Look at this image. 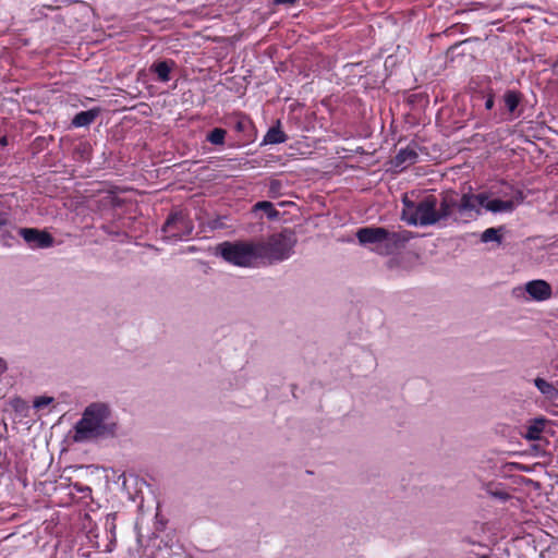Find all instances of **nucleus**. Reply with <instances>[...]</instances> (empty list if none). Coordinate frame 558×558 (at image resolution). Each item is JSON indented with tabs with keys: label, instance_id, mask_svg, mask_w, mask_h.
Instances as JSON below:
<instances>
[{
	"label": "nucleus",
	"instance_id": "6",
	"mask_svg": "<svg viewBox=\"0 0 558 558\" xmlns=\"http://www.w3.org/2000/svg\"><path fill=\"white\" fill-rule=\"evenodd\" d=\"M193 231V223L182 211L172 213L165 221L161 232L166 238L180 240Z\"/></svg>",
	"mask_w": 558,
	"mask_h": 558
},
{
	"label": "nucleus",
	"instance_id": "26",
	"mask_svg": "<svg viewBox=\"0 0 558 558\" xmlns=\"http://www.w3.org/2000/svg\"><path fill=\"white\" fill-rule=\"evenodd\" d=\"M281 184L279 181L274 180L270 182V192L278 191L280 189Z\"/></svg>",
	"mask_w": 558,
	"mask_h": 558
},
{
	"label": "nucleus",
	"instance_id": "1",
	"mask_svg": "<svg viewBox=\"0 0 558 558\" xmlns=\"http://www.w3.org/2000/svg\"><path fill=\"white\" fill-rule=\"evenodd\" d=\"M415 234L407 229L390 231L384 227H364L356 231V239L361 245H374L372 248L378 255L389 256L405 248Z\"/></svg>",
	"mask_w": 558,
	"mask_h": 558
},
{
	"label": "nucleus",
	"instance_id": "15",
	"mask_svg": "<svg viewBox=\"0 0 558 558\" xmlns=\"http://www.w3.org/2000/svg\"><path fill=\"white\" fill-rule=\"evenodd\" d=\"M99 113V108H93L86 111H81L74 116L72 120V125L75 128L88 126L96 120Z\"/></svg>",
	"mask_w": 558,
	"mask_h": 558
},
{
	"label": "nucleus",
	"instance_id": "19",
	"mask_svg": "<svg viewBox=\"0 0 558 558\" xmlns=\"http://www.w3.org/2000/svg\"><path fill=\"white\" fill-rule=\"evenodd\" d=\"M504 231V227H499V228H488L486 229L482 235H481V241L483 243H488V242H497V243H501L502 241V232Z\"/></svg>",
	"mask_w": 558,
	"mask_h": 558
},
{
	"label": "nucleus",
	"instance_id": "22",
	"mask_svg": "<svg viewBox=\"0 0 558 558\" xmlns=\"http://www.w3.org/2000/svg\"><path fill=\"white\" fill-rule=\"evenodd\" d=\"M52 401H53L52 397H47V396L38 397L34 400L33 407L35 409H41V408L50 404Z\"/></svg>",
	"mask_w": 558,
	"mask_h": 558
},
{
	"label": "nucleus",
	"instance_id": "3",
	"mask_svg": "<svg viewBox=\"0 0 558 558\" xmlns=\"http://www.w3.org/2000/svg\"><path fill=\"white\" fill-rule=\"evenodd\" d=\"M260 264H274L287 259L296 244L295 232L283 229L265 241H256Z\"/></svg>",
	"mask_w": 558,
	"mask_h": 558
},
{
	"label": "nucleus",
	"instance_id": "31",
	"mask_svg": "<svg viewBox=\"0 0 558 558\" xmlns=\"http://www.w3.org/2000/svg\"><path fill=\"white\" fill-rule=\"evenodd\" d=\"M7 143H8L7 137H2V138L0 140V144H1V145H7Z\"/></svg>",
	"mask_w": 558,
	"mask_h": 558
},
{
	"label": "nucleus",
	"instance_id": "4",
	"mask_svg": "<svg viewBox=\"0 0 558 558\" xmlns=\"http://www.w3.org/2000/svg\"><path fill=\"white\" fill-rule=\"evenodd\" d=\"M221 257L239 267H254L260 264L256 241H226L218 245Z\"/></svg>",
	"mask_w": 558,
	"mask_h": 558
},
{
	"label": "nucleus",
	"instance_id": "17",
	"mask_svg": "<svg viewBox=\"0 0 558 558\" xmlns=\"http://www.w3.org/2000/svg\"><path fill=\"white\" fill-rule=\"evenodd\" d=\"M286 133L281 130L280 121H277L275 126H271L264 136L263 144H281L287 141Z\"/></svg>",
	"mask_w": 558,
	"mask_h": 558
},
{
	"label": "nucleus",
	"instance_id": "2",
	"mask_svg": "<svg viewBox=\"0 0 558 558\" xmlns=\"http://www.w3.org/2000/svg\"><path fill=\"white\" fill-rule=\"evenodd\" d=\"M110 412L104 403H92L88 405L82 418L75 425L76 441H83L105 435H113L116 425H106Z\"/></svg>",
	"mask_w": 558,
	"mask_h": 558
},
{
	"label": "nucleus",
	"instance_id": "30",
	"mask_svg": "<svg viewBox=\"0 0 558 558\" xmlns=\"http://www.w3.org/2000/svg\"><path fill=\"white\" fill-rule=\"evenodd\" d=\"M496 496H498V497H499V498H501V499H506V498H508V495H507V494H505V493L496 494Z\"/></svg>",
	"mask_w": 558,
	"mask_h": 558
},
{
	"label": "nucleus",
	"instance_id": "16",
	"mask_svg": "<svg viewBox=\"0 0 558 558\" xmlns=\"http://www.w3.org/2000/svg\"><path fill=\"white\" fill-rule=\"evenodd\" d=\"M515 204L512 199H492L485 201L484 208L492 213H510L514 209Z\"/></svg>",
	"mask_w": 558,
	"mask_h": 558
},
{
	"label": "nucleus",
	"instance_id": "25",
	"mask_svg": "<svg viewBox=\"0 0 558 558\" xmlns=\"http://www.w3.org/2000/svg\"><path fill=\"white\" fill-rule=\"evenodd\" d=\"M246 125H247V123L244 120H238L234 125V129L238 132H243L245 130Z\"/></svg>",
	"mask_w": 558,
	"mask_h": 558
},
{
	"label": "nucleus",
	"instance_id": "27",
	"mask_svg": "<svg viewBox=\"0 0 558 558\" xmlns=\"http://www.w3.org/2000/svg\"><path fill=\"white\" fill-rule=\"evenodd\" d=\"M298 0H274L275 4H294Z\"/></svg>",
	"mask_w": 558,
	"mask_h": 558
},
{
	"label": "nucleus",
	"instance_id": "28",
	"mask_svg": "<svg viewBox=\"0 0 558 558\" xmlns=\"http://www.w3.org/2000/svg\"><path fill=\"white\" fill-rule=\"evenodd\" d=\"M7 368L8 367L5 361L0 357V372L3 373L7 371Z\"/></svg>",
	"mask_w": 558,
	"mask_h": 558
},
{
	"label": "nucleus",
	"instance_id": "10",
	"mask_svg": "<svg viewBox=\"0 0 558 558\" xmlns=\"http://www.w3.org/2000/svg\"><path fill=\"white\" fill-rule=\"evenodd\" d=\"M454 209L458 210L457 194L454 192H447L442 194L439 208L436 207V214L437 217H439V221L449 218Z\"/></svg>",
	"mask_w": 558,
	"mask_h": 558
},
{
	"label": "nucleus",
	"instance_id": "32",
	"mask_svg": "<svg viewBox=\"0 0 558 558\" xmlns=\"http://www.w3.org/2000/svg\"><path fill=\"white\" fill-rule=\"evenodd\" d=\"M478 558H490V557H489V556H487V555H482V556H480Z\"/></svg>",
	"mask_w": 558,
	"mask_h": 558
},
{
	"label": "nucleus",
	"instance_id": "12",
	"mask_svg": "<svg viewBox=\"0 0 558 558\" xmlns=\"http://www.w3.org/2000/svg\"><path fill=\"white\" fill-rule=\"evenodd\" d=\"M174 66L175 62L173 60H162L154 62L149 71L157 75L158 81L166 83L170 81V73Z\"/></svg>",
	"mask_w": 558,
	"mask_h": 558
},
{
	"label": "nucleus",
	"instance_id": "8",
	"mask_svg": "<svg viewBox=\"0 0 558 558\" xmlns=\"http://www.w3.org/2000/svg\"><path fill=\"white\" fill-rule=\"evenodd\" d=\"M20 234L25 242L35 247L46 248L53 244V238L47 231H40L34 228H22L20 229Z\"/></svg>",
	"mask_w": 558,
	"mask_h": 558
},
{
	"label": "nucleus",
	"instance_id": "13",
	"mask_svg": "<svg viewBox=\"0 0 558 558\" xmlns=\"http://www.w3.org/2000/svg\"><path fill=\"white\" fill-rule=\"evenodd\" d=\"M418 158V154L412 147H405L398 151L395 156L393 163L396 167H400L402 169L413 165L416 162Z\"/></svg>",
	"mask_w": 558,
	"mask_h": 558
},
{
	"label": "nucleus",
	"instance_id": "21",
	"mask_svg": "<svg viewBox=\"0 0 558 558\" xmlns=\"http://www.w3.org/2000/svg\"><path fill=\"white\" fill-rule=\"evenodd\" d=\"M227 131L220 128H215L207 135V141L213 145H223Z\"/></svg>",
	"mask_w": 558,
	"mask_h": 558
},
{
	"label": "nucleus",
	"instance_id": "9",
	"mask_svg": "<svg viewBox=\"0 0 558 558\" xmlns=\"http://www.w3.org/2000/svg\"><path fill=\"white\" fill-rule=\"evenodd\" d=\"M524 290L532 300L537 302L549 300L553 295L551 286L542 279H535L526 282Z\"/></svg>",
	"mask_w": 558,
	"mask_h": 558
},
{
	"label": "nucleus",
	"instance_id": "29",
	"mask_svg": "<svg viewBox=\"0 0 558 558\" xmlns=\"http://www.w3.org/2000/svg\"><path fill=\"white\" fill-rule=\"evenodd\" d=\"M109 519H111V520H112V523H111V530H113V529L116 527V525H114L116 514H114V513H112V514H108V517H107V522L109 521Z\"/></svg>",
	"mask_w": 558,
	"mask_h": 558
},
{
	"label": "nucleus",
	"instance_id": "7",
	"mask_svg": "<svg viewBox=\"0 0 558 558\" xmlns=\"http://www.w3.org/2000/svg\"><path fill=\"white\" fill-rule=\"evenodd\" d=\"M488 194L483 192L478 194L464 193L458 199V211L462 217L474 218L482 214L481 208L484 207Z\"/></svg>",
	"mask_w": 558,
	"mask_h": 558
},
{
	"label": "nucleus",
	"instance_id": "18",
	"mask_svg": "<svg viewBox=\"0 0 558 558\" xmlns=\"http://www.w3.org/2000/svg\"><path fill=\"white\" fill-rule=\"evenodd\" d=\"M522 100V94L519 90L509 89L504 95V101L509 112H514Z\"/></svg>",
	"mask_w": 558,
	"mask_h": 558
},
{
	"label": "nucleus",
	"instance_id": "14",
	"mask_svg": "<svg viewBox=\"0 0 558 558\" xmlns=\"http://www.w3.org/2000/svg\"><path fill=\"white\" fill-rule=\"evenodd\" d=\"M534 385L539 392L546 397V399L558 403V386H555L541 377H536L534 379Z\"/></svg>",
	"mask_w": 558,
	"mask_h": 558
},
{
	"label": "nucleus",
	"instance_id": "11",
	"mask_svg": "<svg viewBox=\"0 0 558 558\" xmlns=\"http://www.w3.org/2000/svg\"><path fill=\"white\" fill-rule=\"evenodd\" d=\"M547 423L548 420L543 416L530 420L522 436L527 440H539Z\"/></svg>",
	"mask_w": 558,
	"mask_h": 558
},
{
	"label": "nucleus",
	"instance_id": "20",
	"mask_svg": "<svg viewBox=\"0 0 558 558\" xmlns=\"http://www.w3.org/2000/svg\"><path fill=\"white\" fill-rule=\"evenodd\" d=\"M254 211L263 210L270 220L279 217V211L274 207L272 203L267 201L258 202L253 207Z\"/></svg>",
	"mask_w": 558,
	"mask_h": 558
},
{
	"label": "nucleus",
	"instance_id": "23",
	"mask_svg": "<svg viewBox=\"0 0 558 558\" xmlns=\"http://www.w3.org/2000/svg\"><path fill=\"white\" fill-rule=\"evenodd\" d=\"M9 225V215L5 211H0V229Z\"/></svg>",
	"mask_w": 558,
	"mask_h": 558
},
{
	"label": "nucleus",
	"instance_id": "5",
	"mask_svg": "<svg viewBox=\"0 0 558 558\" xmlns=\"http://www.w3.org/2000/svg\"><path fill=\"white\" fill-rule=\"evenodd\" d=\"M402 202L405 207L402 213V219L409 225L433 226L439 222V217L436 214L438 199L435 195H426L416 204L407 197Z\"/></svg>",
	"mask_w": 558,
	"mask_h": 558
},
{
	"label": "nucleus",
	"instance_id": "24",
	"mask_svg": "<svg viewBox=\"0 0 558 558\" xmlns=\"http://www.w3.org/2000/svg\"><path fill=\"white\" fill-rule=\"evenodd\" d=\"M494 105H495V98H494V95L493 94H489L486 98V101H485V108L487 110H492L494 108Z\"/></svg>",
	"mask_w": 558,
	"mask_h": 558
}]
</instances>
